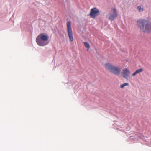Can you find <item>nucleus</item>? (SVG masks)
Listing matches in <instances>:
<instances>
[{"label":"nucleus","mask_w":151,"mask_h":151,"mask_svg":"<svg viewBox=\"0 0 151 151\" xmlns=\"http://www.w3.org/2000/svg\"><path fill=\"white\" fill-rule=\"evenodd\" d=\"M99 10L96 8H94L91 10L90 15L92 18H95L99 14Z\"/></svg>","instance_id":"obj_5"},{"label":"nucleus","mask_w":151,"mask_h":151,"mask_svg":"<svg viewBox=\"0 0 151 151\" xmlns=\"http://www.w3.org/2000/svg\"><path fill=\"white\" fill-rule=\"evenodd\" d=\"M137 25L141 30L145 33H149L151 32V22H146L144 19L138 20Z\"/></svg>","instance_id":"obj_1"},{"label":"nucleus","mask_w":151,"mask_h":151,"mask_svg":"<svg viewBox=\"0 0 151 151\" xmlns=\"http://www.w3.org/2000/svg\"><path fill=\"white\" fill-rule=\"evenodd\" d=\"M48 38L49 37L47 34L45 35V33H41L37 37L36 42L39 46H44L48 44V43L46 41Z\"/></svg>","instance_id":"obj_2"},{"label":"nucleus","mask_w":151,"mask_h":151,"mask_svg":"<svg viewBox=\"0 0 151 151\" xmlns=\"http://www.w3.org/2000/svg\"><path fill=\"white\" fill-rule=\"evenodd\" d=\"M143 69L142 68H140L139 69L137 70L134 72L132 74V76H135L137 74L141 72H142L143 71Z\"/></svg>","instance_id":"obj_8"},{"label":"nucleus","mask_w":151,"mask_h":151,"mask_svg":"<svg viewBox=\"0 0 151 151\" xmlns=\"http://www.w3.org/2000/svg\"><path fill=\"white\" fill-rule=\"evenodd\" d=\"M67 27V33L68 35L70 40L71 42H73V36L72 29L71 27V22L69 21H68L66 23Z\"/></svg>","instance_id":"obj_4"},{"label":"nucleus","mask_w":151,"mask_h":151,"mask_svg":"<svg viewBox=\"0 0 151 151\" xmlns=\"http://www.w3.org/2000/svg\"><path fill=\"white\" fill-rule=\"evenodd\" d=\"M129 85V84L128 83H124L123 84H122V85H121L120 86V87L121 88H124L125 86H128V85Z\"/></svg>","instance_id":"obj_9"},{"label":"nucleus","mask_w":151,"mask_h":151,"mask_svg":"<svg viewBox=\"0 0 151 151\" xmlns=\"http://www.w3.org/2000/svg\"><path fill=\"white\" fill-rule=\"evenodd\" d=\"M137 8L139 12L143 11V8H141L140 6H138Z\"/></svg>","instance_id":"obj_11"},{"label":"nucleus","mask_w":151,"mask_h":151,"mask_svg":"<svg viewBox=\"0 0 151 151\" xmlns=\"http://www.w3.org/2000/svg\"><path fill=\"white\" fill-rule=\"evenodd\" d=\"M117 16V14L116 9L115 8H113L112 9L110 15L108 18L109 20L111 21H112Z\"/></svg>","instance_id":"obj_6"},{"label":"nucleus","mask_w":151,"mask_h":151,"mask_svg":"<svg viewBox=\"0 0 151 151\" xmlns=\"http://www.w3.org/2000/svg\"><path fill=\"white\" fill-rule=\"evenodd\" d=\"M130 74V72L127 68L124 69L122 73V77L127 79L128 78Z\"/></svg>","instance_id":"obj_7"},{"label":"nucleus","mask_w":151,"mask_h":151,"mask_svg":"<svg viewBox=\"0 0 151 151\" xmlns=\"http://www.w3.org/2000/svg\"><path fill=\"white\" fill-rule=\"evenodd\" d=\"M104 66L107 70L116 75L118 76L120 74L121 69L118 66H115L110 63H105Z\"/></svg>","instance_id":"obj_3"},{"label":"nucleus","mask_w":151,"mask_h":151,"mask_svg":"<svg viewBox=\"0 0 151 151\" xmlns=\"http://www.w3.org/2000/svg\"><path fill=\"white\" fill-rule=\"evenodd\" d=\"M84 44L85 46L88 48L89 49L90 48V45L87 42H84Z\"/></svg>","instance_id":"obj_10"}]
</instances>
